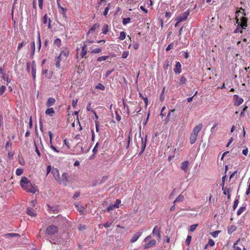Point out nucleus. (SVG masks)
I'll use <instances>...</instances> for the list:
<instances>
[{"label": "nucleus", "instance_id": "obj_1", "mask_svg": "<svg viewBox=\"0 0 250 250\" xmlns=\"http://www.w3.org/2000/svg\"><path fill=\"white\" fill-rule=\"evenodd\" d=\"M20 185L24 190L28 192L34 194L38 191L37 187L33 185L26 177H22L20 181Z\"/></svg>", "mask_w": 250, "mask_h": 250}, {"label": "nucleus", "instance_id": "obj_2", "mask_svg": "<svg viewBox=\"0 0 250 250\" xmlns=\"http://www.w3.org/2000/svg\"><path fill=\"white\" fill-rule=\"evenodd\" d=\"M58 228L54 225H51L48 226L46 229V233L48 238H52L55 236L58 232Z\"/></svg>", "mask_w": 250, "mask_h": 250}, {"label": "nucleus", "instance_id": "obj_3", "mask_svg": "<svg viewBox=\"0 0 250 250\" xmlns=\"http://www.w3.org/2000/svg\"><path fill=\"white\" fill-rule=\"evenodd\" d=\"M81 48L80 50L78 48H77V57H78V56L79 55L81 58H87V47L86 46L85 44H83V43H81Z\"/></svg>", "mask_w": 250, "mask_h": 250}, {"label": "nucleus", "instance_id": "obj_4", "mask_svg": "<svg viewBox=\"0 0 250 250\" xmlns=\"http://www.w3.org/2000/svg\"><path fill=\"white\" fill-rule=\"evenodd\" d=\"M70 178V176L68 173L63 172L62 177H60L58 183L60 185H63L64 186H66L68 184Z\"/></svg>", "mask_w": 250, "mask_h": 250}, {"label": "nucleus", "instance_id": "obj_5", "mask_svg": "<svg viewBox=\"0 0 250 250\" xmlns=\"http://www.w3.org/2000/svg\"><path fill=\"white\" fill-rule=\"evenodd\" d=\"M237 23L238 25H240L241 29H244L247 26V18L245 17H242L239 21L238 19L237 20Z\"/></svg>", "mask_w": 250, "mask_h": 250}, {"label": "nucleus", "instance_id": "obj_6", "mask_svg": "<svg viewBox=\"0 0 250 250\" xmlns=\"http://www.w3.org/2000/svg\"><path fill=\"white\" fill-rule=\"evenodd\" d=\"M188 15H189L188 12H187V11L185 12L184 13H183L182 14L176 17L175 20L176 21H178V22H180L182 21H186L187 19Z\"/></svg>", "mask_w": 250, "mask_h": 250}, {"label": "nucleus", "instance_id": "obj_7", "mask_svg": "<svg viewBox=\"0 0 250 250\" xmlns=\"http://www.w3.org/2000/svg\"><path fill=\"white\" fill-rule=\"evenodd\" d=\"M233 100L234 101V105L235 106H239L241 104L244 100L241 97H240L238 95L235 94L233 96Z\"/></svg>", "mask_w": 250, "mask_h": 250}, {"label": "nucleus", "instance_id": "obj_8", "mask_svg": "<svg viewBox=\"0 0 250 250\" xmlns=\"http://www.w3.org/2000/svg\"><path fill=\"white\" fill-rule=\"evenodd\" d=\"M51 173L53 174V176L55 178V180L58 183L61 177L60 176L59 170L57 168L53 167V168L52 169Z\"/></svg>", "mask_w": 250, "mask_h": 250}, {"label": "nucleus", "instance_id": "obj_9", "mask_svg": "<svg viewBox=\"0 0 250 250\" xmlns=\"http://www.w3.org/2000/svg\"><path fill=\"white\" fill-rule=\"evenodd\" d=\"M100 27V24L99 23L94 24L92 27L88 30L87 33V36L88 37L90 35H93L97 29H99Z\"/></svg>", "mask_w": 250, "mask_h": 250}, {"label": "nucleus", "instance_id": "obj_10", "mask_svg": "<svg viewBox=\"0 0 250 250\" xmlns=\"http://www.w3.org/2000/svg\"><path fill=\"white\" fill-rule=\"evenodd\" d=\"M225 182H223L221 184L222 186V189L223 190V194L224 195L228 194V198L229 199L230 198V194H229V192L231 191V190L230 188H228L227 187H225Z\"/></svg>", "mask_w": 250, "mask_h": 250}, {"label": "nucleus", "instance_id": "obj_11", "mask_svg": "<svg viewBox=\"0 0 250 250\" xmlns=\"http://www.w3.org/2000/svg\"><path fill=\"white\" fill-rule=\"evenodd\" d=\"M69 54V50L66 48H63L60 54V57H62V58L66 59Z\"/></svg>", "mask_w": 250, "mask_h": 250}, {"label": "nucleus", "instance_id": "obj_12", "mask_svg": "<svg viewBox=\"0 0 250 250\" xmlns=\"http://www.w3.org/2000/svg\"><path fill=\"white\" fill-rule=\"evenodd\" d=\"M32 75L34 81L36 80V65L35 61H33L31 63Z\"/></svg>", "mask_w": 250, "mask_h": 250}, {"label": "nucleus", "instance_id": "obj_13", "mask_svg": "<svg viewBox=\"0 0 250 250\" xmlns=\"http://www.w3.org/2000/svg\"><path fill=\"white\" fill-rule=\"evenodd\" d=\"M142 232L141 231L137 232V233H135L132 238L130 240L131 243H134L142 235Z\"/></svg>", "mask_w": 250, "mask_h": 250}, {"label": "nucleus", "instance_id": "obj_14", "mask_svg": "<svg viewBox=\"0 0 250 250\" xmlns=\"http://www.w3.org/2000/svg\"><path fill=\"white\" fill-rule=\"evenodd\" d=\"M203 127L202 124L196 125L193 129L192 133L198 135V133L201 131Z\"/></svg>", "mask_w": 250, "mask_h": 250}, {"label": "nucleus", "instance_id": "obj_15", "mask_svg": "<svg viewBox=\"0 0 250 250\" xmlns=\"http://www.w3.org/2000/svg\"><path fill=\"white\" fill-rule=\"evenodd\" d=\"M83 146V144L82 142H78L75 146V148L76 149H78V151H79V153H83L84 152V150Z\"/></svg>", "mask_w": 250, "mask_h": 250}, {"label": "nucleus", "instance_id": "obj_16", "mask_svg": "<svg viewBox=\"0 0 250 250\" xmlns=\"http://www.w3.org/2000/svg\"><path fill=\"white\" fill-rule=\"evenodd\" d=\"M152 234L153 235H157L158 239H160L161 238V233H160V229L158 228L157 226H155L153 230L152 231Z\"/></svg>", "mask_w": 250, "mask_h": 250}, {"label": "nucleus", "instance_id": "obj_17", "mask_svg": "<svg viewBox=\"0 0 250 250\" xmlns=\"http://www.w3.org/2000/svg\"><path fill=\"white\" fill-rule=\"evenodd\" d=\"M174 71L175 73L180 74L181 73V64L179 62H177L175 68H174Z\"/></svg>", "mask_w": 250, "mask_h": 250}, {"label": "nucleus", "instance_id": "obj_18", "mask_svg": "<svg viewBox=\"0 0 250 250\" xmlns=\"http://www.w3.org/2000/svg\"><path fill=\"white\" fill-rule=\"evenodd\" d=\"M189 162L188 161H184L181 164V168L182 170H183L185 172H187L188 170V165Z\"/></svg>", "mask_w": 250, "mask_h": 250}, {"label": "nucleus", "instance_id": "obj_19", "mask_svg": "<svg viewBox=\"0 0 250 250\" xmlns=\"http://www.w3.org/2000/svg\"><path fill=\"white\" fill-rule=\"evenodd\" d=\"M90 53L91 54H97L100 53L102 52V48H96L94 49L93 47H90Z\"/></svg>", "mask_w": 250, "mask_h": 250}, {"label": "nucleus", "instance_id": "obj_20", "mask_svg": "<svg viewBox=\"0 0 250 250\" xmlns=\"http://www.w3.org/2000/svg\"><path fill=\"white\" fill-rule=\"evenodd\" d=\"M26 213L28 215L32 217H35L36 215L35 210L33 208H27Z\"/></svg>", "mask_w": 250, "mask_h": 250}, {"label": "nucleus", "instance_id": "obj_21", "mask_svg": "<svg viewBox=\"0 0 250 250\" xmlns=\"http://www.w3.org/2000/svg\"><path fill=\"white\" fill-rule=\"evenodd\" d=\"M45 114L52 117L55 113L54 110L52 107L47 109L45 111Z\"/></svg>", "mask_w": 250, "mask_h": 250}, {"label": "nucleus", "instance_id": "obj_22", "mask_svg": "<svg viewBox=\"0 0 250 250\" xmlns=\"http://www.w3.org/2000/svg\"><path fill=\"white\" fill-rule=\"evenodd\" d=\"M197 135L191 132L190 136V143L191 144H193L196 141Z\"/></svg>", "mask_w": 250, "mask_h": 250}, {"label": "nucleus", "instance_id": "obj_23", "mask_svg": "<svg viewBox=\"0 0 250 250\" xmlns=\"http://www.w3.org/2000/svg\"><path fill=\"white\" fill-rule=\"evenodd\" d=\"M55 102V99L53 98H49L46 103V105L48 107H50L52 106Z\"/></svg>", "mask_w": 250, "mask_h": 250}, {"label": "nucleus", "instance_id": "obj_24", "mask_svg": "<svg viewBox=\"0 0 250 250\" xmlns=\"http://www.w3.org/2000/svg\"><path fill=\"white\" fill-rule=\"evenodd\" d=\"M146 138L145 139V140H144V139L142 138H141V153L143 152V151L145 149V148L146 146Z\"/></svg>", "mask_w": 250, "mask_h": 250}, {"label": "nucleus", "instance_id": "obj_25", "mask_svg": "<svg viewBox=\"0 0 250 250\" xmlns=\"http://www.w3.org/2000/svg\"><path fill=\"white\" fill-rule=\"evenodd\" d=\"M156 241L155 240H154V239L151 240L149 242V243H148V244H146L145 246V248L148 249V248L151 247L152 246H154L156 244Z\"/></svg>", "mask_w": 250, "mask_h": 250}, {"label": "nucleus", "instance_id": "obj_26", "mask_svg": "<svg viewBox=\"0 0 250 250\" xmlns=\"http://www.w3.org/2000/svg\"><path fill=\"white\" fill-rule=\"evenodd\" d=\"M75 206L77 208V210L79 211L80 214H82L83 212L84 208L82 206H80V204L75 203Z\"/></svg>", "mask_w": 250, "mask_h": 250}, {"label": "nucleus", "instance_id": "obj_27", "mask_svg": "<svg viewBox=\"0 0 250 250\" xmlns=\"http://www.w3.org/2000/svg\"><path fill=\"white\" fill-rule=\"evenodd\" d=\"M236 229V227L234 225H231L228 227V233L229 234H231Z\"/></svg>", "mask_w": 250, "mask_h": 250}, {"label": "nucleus", "instance_id": "obj_28", "mask_svg": "<svg viewBox=\"0 0 250 250\" xmlns=\"http://www.w3.org/2000/svg\"><path fill=\"white\" fill-rule=\"evenodd\" d=\"M187 80L186 78L184 75H182L178 81V83L180 85L185 84L187 82Z\"/></svg>", "mask_w": 250, "mask_h": 250}, {"label": "nucleus", "instance_id": "obj_29", "mask_svg": "<svg viewBox=\"0 0 250 250\" xmlns=\"http://www.w3.org/2000/svg\"><path fill=\"white\" fill-rule=\"evenodd\" d=\"M184 195L180 194L174 201L173 204H175L176 202H182L184 200Z\"/></svg>", "mask_w": 250, "mask_h": 250}, {"label": "nucleus", "instance_id": "obj_30", "mask_svg": "<svg viewBox=\"0 0 250 250\" xmlns=\"http://www.w3.org/2000/svg\"><path fill=\"white\" fill-rule=\"evenodd\" d=\"M11 146H12V143H11L10 141H7L6 143L5 147L6 150H7L8 151H10L12 149Z\"/></svg>", "mask_w": 250, "mask_h": 250}, {"label": "nucleus", "instance_id": "obj_31", "mask_svg": "<svg viewBox=\"0 0 250 250\" xmlns=\"http://www.w3.org/2000/svg\"><path fill=\"white\" fill-rule=\"evenodd\" d=\"M31 51H32L31 56H33L34 55V53H35V43L34 41H33L31 42Z\"/></svg>", "mask_w": 250, "mask_h": 250}, {"label": "nucleus", "instance_id": "obj_32", "mask_svg": "<svg viewBox=\"0 0 250 250\" xmlns=\"http://www.w3.org/2000/svg\"><path fill=\"white\" fill-rule=\"evenodd\" d=\"M61 39L57 38L54 41V44L57 47H59L61 45Z\"/></svg>", "mask_w": 250, "mask_h": 250}, {"label": "nucleus", "instance_id": "obj_33", "mask_svg": "<svg viewBox=\"0 0 250 250\" xmlns=\"http://www.w3.org/2000/svg\"><path fill=\"white\" fill-rule=\"evenodd\" d=\"M95 88L104 91L105 90V86L101 83H99L97 85H96Z\"/></svg>", "mask_w": 250, "mask_h": 250}, {"label": "nucleus", "instance_id": "obj_34", "mask_svg": "<svg viewBox=\"0 0 250 250\" xmlns=\"http://www.w3.org/2000/svg\"><path fill=\"white\" fill-rule=\"evenodd\" d=\"M108 58H109V56H101V57H99L97 59V61L100 62H101L102 61H104L106 60Z\"/></svg>", "mask_w": 250, "mask_h": 250}, {"label": "nucleus", "instance_id": "obj_35", "mask_svg": "<svg viewBox=\"0 0 250 250\" xmlns=\"http://www.w3.org/2000/svg\"><path fill=\"white\" fill-rule=\"evenodd\" d=\"M110 3H108L107 4V6L105 8L104 11L103 12V15L105 16L107 15L108 14V12L110 9Z\"/></svg>", "mask_w": 250, "mask_h": 250}, {"label": "nucleus", "instance_id": "obj_36", "mask_svg": "<svg viewBox=\"0 0 250 250\" xmlns=\"http://www.w3.org/2000/svg\"><path fill=\"white\" fill-rule=\"evenodd\" d=\"M246 210V207H240L239 209L237 210V215H240L241 214L242 212H243Z\"/></svg>", "mask_w": 250, "mask_h": 250}, {"label": "nucleus", "instance_id": "obj_37", "mask_svg": "<svg viewBox=\"0 0 250 250\" xmlns=\"http://www.w3.org/2000/svg\"><path fill=\"white\" fill-rule=\"evenodd\" d=\"M125 37H126V33L124 31L121 32L119 39L120 40L122 41V40H124L125 38Z\"/></svg>", "mask_w": 250, "mask_h": 250}, {"label": "nucleus", "instance_id": "obj_38", "mask_svg": "<svg viewBox=\"0 0 250 250\" xmlns=\"http://www.w3.org/2000/svg\"><path fill=\"white\" fill-rule=\"evenodd\" d=\"M38 49H39V50H40L41 49V37H40V34L39 31L38 32Z\"/></svg>", "mask_w": 250, "mask_h": 250}, {"label": "nucleus", "instance_id": "obj_39", "mask_svg": "<svg viewBox=\"0 0 250 250\" xmlns=\"http://www.w3.org/2000/svg\"><path fill=\"white\" fill-rule=\"evenodd\" d=\"M108 31L109 30L108 25L106 24H104L103 30V33L104 34H106Z\"/></svg>", "mask_w": 250, "mask_h": 250}, {"label": "nucleus", "instance_id": "obj_40", "mask_svg": "<svg viewBox=\"0 0 250 250\" xmlns=\"http://www.w3.org/2000/svg\"><path fill=\"white\" fill-rule=\"evenodd\" d=\"M191 236L190 235H188L187 237V239L186 240L185 243L187 246H189L191 241Z\"/></svg>", "mask_w": 250, "mask_h": 250}, {"label": "nucleus", "instance_id": "obj_41", "mask_svg": "<svg viewBox=\"0 0 250 250\" xmlns=\"http://www.w3.org/2000/svg\"><path fill=\"white\" fill-rule=\"evenodd\" d=\"M131 19L130 18H124L123 20V23L124 25H126V24L129 23Z\"/></svg>", "mask_w": 250, "mask_h": 250}, {"label": "nucleus", "instance_id": "obj_42", "mask_svg": "<svg viewBox=\"0 0 250 250\" xmlns=\"http://www.w3.org/2000/svg\"><path fill=\"white\" fill-rule=\"evenodd\" d=\"M86 109L88 111H91L92 112H94V110L92 109V108L91 107V103L90 102H89L87 104Z\"/></svg>", "mask_w": 250, "mask_h": 250}, {"label": "nucleus", "instance_id": "obj_43", "mask_svg": "<svg viewBox=\"0 0 250 250\" xmlns=\"http://www.w3.org/2000/svg\"><path fill=\"white\" fill-rule=\"evenodd\" d=\"M240 241L239 240H238L234 244L233 246V248L234 249V250H242V249L240 248L237 246L238 245V243Z\"/></svg>", "mask_w": 250, "mask_h": 250}, {"label": "nucleus", "instance_id": "obj_44", "mask_svg": "<svg viewBox=\"0 0 250 250\" xmlns=\"http://www.w3.org/2000/svg\"><path fill=\"white\" fill-rule=\"evenodd\" d=\"M220 232V230H216L210 233L211 236L214 237L216 238L218 236L219 233Z\"/></svg>", "mask_w": 250, "mask_h": 250}, {"label": "nucleus", "instance_id": "obj_45", "mask_svg": "<svg viewBox=\"0 0 250 250\" xmlns=\"http://www.w3.org/2000/svg\"><path fill=\"white\" fill-rule=\"evenodd\" d=\"M121 203V201L120 199H117L115 201V203L114 205V207L116 208H119V204Z\"/></svg>", "mask_w": 250, "mask_h": 250}, {"label": "nucleus", "instance_id": "obj_46", "mask_svg": "<svg viewBox=\"0 0 250 250\" xmlns=\"http://www.w3.org/2000/svg\"><path fill=\"white\" fill-rule=\"evenodd\" d=\"M207 244L209 247H213L215 245V242L212 239H209Z\"/></svg>", "mask_w": 250, "mask_h": 250}, {"label": "nucleus", "instance_id": "obj_47", "mask_svg": "<svg viewBox=\"0 0 250 250\" xmlns=\"http://www.w3.org/2000/svg\"><path fill=\"white\" fill-rule=\"evenodd\" d=\"M47 20H48V18H47V14H46L43 17V18L42 20V21L43 24H45L47 23Z\"/></svg>", "mask_w": 250, "mask_h": 250}, {"label": "nucleus", "instance_id": "obj_48", "mask_svg": "<svg viewBox=\"0 0 250 250\" xmlns=\"http://www.w3.org/2000/svg\"><path fill=\"white\" fill-rule=\"evenodd\" d=\"M62 11L60 12V13L63 15V17H66V8L62 7L60 9Z\"/></svg>", "mask_w": 250, "mask_h": 250}, {"label": "nucleus", "instance_id": "obj_49", "mask_svg": "<svg viewBox=\"0 0 250 250\" xmlns=\"http://www.w3.org/2000/svg\"><path fill=\"white\" fill-rule=\"evenodd\" d=\"M6 90V86L5 85H2L0 87V95H2Z\"/></svg>", "mask_w": 250, "mask_h": 250}, {"label": "nucleus", "instance_id": "obj_50", "mask_svg": "<svg viewBox=\"0 0 250 250\" xmlns=\"http://www.w3.org/2000/svg\"><path fill=\"white\" fill-rule=\"evenodd\" d=\"M238 203H239L238 199H236L234 201V203H233V210H235L236 208L238 206Z\"/></svg>", "mask_w": 250, "mask_h": 250}, {"label": "nucleus", "instance_id": "obj_51", "mask_svg": "<svg viewBox=\"0 0 250 250\" xmlns=\"http://www.w3.org/2000/svg\"><path fill=\"white\" fill-rule=\"evenodd\" d=\"M22 173H23V169L21 168H17L16 171V174L18 176L21 175L22 174Z\"/></svg>", "mask_w": 250, "mask_h": 250}, {"label": "nucleus", "instance_id": "obj_52", "mask_svg": "<svg viewBox=\"0 0 250 250\" xmlns=\"http://www.w3.org/2000/svg\"><path fill=\"white\" fill-rule=\"evenodd\" d=\"M93 42V41L87 40L85 42H83L82 43L83 44H85L86 46L87 47L88 45H89L90 43H92Z\"/></svg>", "mask_w": 250, "mask_h": 250}, {"label": "nucleus", "instance_id": "obj_53", "mask_svg": "<svg viewBox=\"0 0 250 250\" xmlns=\"http://www.w3.org/2000/svg\"><path fill=\"white\" fill-rule=\"evenodd\" d=\"M114 208H116L114 207V205L111 204L110 205L106 208V211L108 212L110 210H113Z\"/></svg>", "mask_w": 250, "mask_h": 250}, {"label": "nucleus", "instance_id": "obj_54", "mask_svg": "<svg viewBox=\"0 0 250 250\" xmlns=\"http://www.w3.org/2000/svg\"><path fill=\"white\" fill-rule=\"evenodd\" d=\"M198 224L192 225L190 227V230L192 232L194 231L197 228Z\"/></svg>", "mask_w": 250, "mask_h": 250}, {"label": "nucleus", "instance_id": "obj_55", "mask_svg": "<svg viewBox=\"0 0 250 250\" xmlns=\"http://www.w3.org/2000/svg\"><path fill=\"white\" fill-rule=\"evenodd\" d=\"M51 171H52L51 166L50 165H48L46 169V175H47Z\"/></svg>", "mask_w": 250, "mask_h": 250}, {"label": "nucleus", "instance_id": "obj_56", "mask_svg": "<svg viewBox=\"0 0 250 250\" xmlns=\"http://www.w3.org/2000/svg\"><path fill=\"white\" fill-rule=\"evenodd\" d=\"M48 135L50 138V144H52V139H53V134L51 132V131H48Z\"/></svg>", "mask_w": 250, "mask_h": 250}, {"label": "nucleus", "instance_id": "obj_57", "mask_svg": "<svg viewBox=\"0 0 250 250\" xmlns=\"http://www.w3.org/2000/svg\"><path fill=\"white\" fill-rule=\"evenodd\" d=\"M112 225L111 222H106L104 224V226L105 228H109Z\"/></svg>", "mask_w": 250, "mask_h": 250}, {"label": "nucleus", "instance_id": "obj_58", "mask_svg": "<svg viewBox=\"0 0 250 250\" xmlns=\"http://www.w3.org/2000/svg\"><path fill=\"white\" fill-rule=\"evenodd\" d=\"M173 44L172 43L169 44L167 47L166 48V51H169L170 49H171L172 48H173Z\"/></svg>", "mask_w": 250, "mask_h": 250}, {"label": "nucleus", "instance_id": "obj_59", "mask_svg": "<svg viewBox=\"0 0 250 250\" xmlns=\"http://www.w3.org/2000/svg\"><path fill=\"white\" fill-rule=\"evenodd\" d=\"M242 29H241V27H237L236 28V29L234 30V33H237L238 32H240V33H242Z\"/></svg>", "mask_w": 250, "mask_h": 250}, {"label": "nucleus", "instance_id": "obj_60", "mask_svg": "<svg viewBox=\"0 0 250 250\" xmlns=\"http://www.w3.org/2000/svg\"><path fill=\"white\" fill-rule=\"evenodd\" d=\"M51 144L50 147L51 148V149H52V150H53L54 151H55V152H57V153H59V150H58V149L56 148V147L55 146H54L53 145L52 143V144Z\"/></svg>", "mask_w": 250, "mask_h": 250}, {"label": "nucleus", "instance_id": "obj_61", "mask_svg": "<svg viewBox=\"0 0 250 250\" xmlns=\"http://www.w3.org/2000/svg\"><path fill=\"white\" fill-rule=\"evenodd\" d=\"M25 44L23 42H21V43H19L18 44V47H17V49H18V51H20L21 49V48Z\"/></svg>", "mask_w": 250, "mask_h": 250}, {"label": "nucleus", "instance_id": "obj_62", "mask_svg": "<svg viewBox=\"0 0 250 250\" xmlns=\"http://www.w3.org/2000/svg\"><path fill=\"white\" fill-rule=\"evenodd\" d=\"M39 6L41 9H42L43 6V0H38Z\"/></svg>", "mask_w": 250, "mask_h": 250}, {"label": "nucleus", "instance_id": "obj_63", "mask_svg": "<svg viewBox=\"0 0 250 250\" xmlns=\"http://www.w3.org/2000/svg\"><path fill=\"white\" fill-rule=\"evenodd\" d=\"M80 193L78 191H77V192H75V193H74V195H73V199H76L77 198H78V197L80 196Z\"/></svg>", "mask_w": 250, "mask_h": 250}, {"label": "nucleus", "instance_id": "obj_64", "mask_svg": "<svg viewBox=\"0 0 250 250\" xmlns=\"http://www.w3.org/2000/svg\"><path fill=\"white\" fill-rule=\"evenodd\" d=\"M139 46L140 44L138 43H135L133 45V48L135 50H137L139 48Z\"/></svg>", "mask_w": 250, "mask_h": 250}]
</instances>
